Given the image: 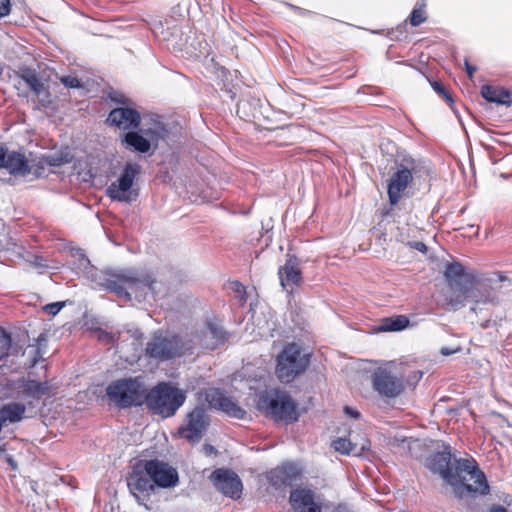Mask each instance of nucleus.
I'll return each instance as SVG.
<instances>
[{
  "label": "nucleus",
  "instance_id": "nucleus-47",
  "mask_svg": "<svg viewBox=\"0 0 512 512\" xmlns=\"http://www.w3.org/2000/svg\"><path fill=\"white\" fill-rule=\"evenodd\" d=\"M458 351H459V348H457V349H449L447 347H443V348H441L440 353L443 356H449V355H452V354H454V353H456Z\"/></svg>",
  "mask_w": 512,
  "mask_h": 512
},
{
  "label": "nucleus",
  "instance_id": "nucleus-33",
  "mask_svg": "<svg viewBox=\"0 0 512 512\" xmlns=\"http://www.w3.org/2000/svg\"><path fill=\"white\" fill-rule=\"evenodd\" d=\"M332 447L336 452L348 455L354 451L355 445L349 439L337 438L332 442Z\"/></svg>",
  "mask_w": 512,
  "mask_h": 512
},
{
  "label": "nucleus",
  "instance_id": "nucleus-40",
  "mask_svg": "<svg viewBox=\"0 0 512 512\" xmlns=\"http://www.w3.org/2000/svg\"><path fill=\"white\" fill-rule=\"evenodd\" d=\"M432 87L434 89V91H436L437 93L443 95V97L447 100V101H452V98L451 96L446 92L445 88L442 86L441 83L437 82V81H434L432 83Z\"/></svg>",
  "mask_w": 512,
  "mask_h": 512
},
{
  "label": "nucleus",
  "instance_id": "nucleus-5",
  "mask_svg": "<svg viewBox=\"0 0 512 512\" xmlns=\"http://www.w3.org/2000/svg\"><path fill=\"white\" fill-rule=\"evenodd\" d=\"M193 350V340L189 339L188 335L164 336L160 332L154 333L145 347L146 355L158 361L172 360L192 354Z\"/></svg>",
  "mask_w": 512,
  "mask_h": 512
},
{
  "label": "nucleus",
  "instance_id": "nucleus-34",
  "mask_svg": "<svg viewBox=\"0 0 512 512\" xmlns=\"http://www.w3.org/2000/svg\"><path fill=\"white\" fill-rule=\"evenodd\" d=\"M427 19L426 11L422 7L414 8L410 15V24L414 27L421 25Z\"/></svg>",
  "mask_w": 512,
  "mask_h": 512
},
{
  "label": "nucleus",
  "instance_id": "nucleus-45",
  "mask_svg": "<svg viewBox=\"0 0 512 512\" xmlns=\"http://www.w3.org/2000/svg\"><path fill=\"white\" fill-rule=\"evenodd\" d=\"M4 459L13 470L17 469V463L11 455H5Z\"/></svg>",
  "mask_w": 512,
  "mask_h": 512
},
{
  "label": "nucleus",
  "instance_id": "nucleus-16",
  "mask_svg": "<svg viewBox=\"0 0 512 512\" xmlns=\"http://www.w3.org/2000/svg\"><path fill=\"white\" fill-rule=\"evenodd\" d=\"M210 479L215 488L231 499H239L242 495L243 484L240 477L233 470L218 468L214 470Z\"/></svg>",
  "mask_w": 512,
  "mask_h": 512
},
{
  "label": "nucleus",
  "instance_id": "nucleus-27",
  "mask_svg": "<svg viewBox=\"0 0 512 512\" xmlns=\"http://www.w3.org/2000/svg\"><path fill=\"white\" fill-rule=\"evenodd\" d=\"M23 79L26 82L30 90L39 98L47 99L49 92L45 85L39 80L37 74L34 71H28L23 75Z\"/></svg>",
  "mask_w": 512,
  "mask_h": 512
},
{
  "label": "nucleus",
  "instance_id": "nucleus-14",
  "mask_svg": "<svg viewBox=\"0 0 512 512\" xmlns=\"http://www.w3.org/2000/svg\"><path fill=\"white\" fill-rule=\"evenodd\" d=\"M209 425V418L202 407H196L186 416L185 423L179 427L178 434L190 443H198Z\"/></svg>",
  "mask_w": 512,
  "mask_h": 512
},
{
  "label": "nucleus",
  "instance_id": "nucleus-38",
  "mask_svg": "<svg viewBox=\"0 0 512 512\" xmlns=\"http://www.w3.org/2000/svg\"><path fill=\"white\" fill-rule=\"evenodd\" d=\"M63 306V302H54L51 304H47L45 306V310L51 315H56L62 309Z\"/></svg>",
  "mask_w": 512,
  "mask_h": 512
},
{
  "label": "nucleus",
  "instance_id": "nucleus-37",
  "mask_svg": "<svg viewBox=\"0 0 512 512\" xmlns=\"http://www.w3.org/2000/svg\"><path fill=\"white\" fill-rule=\"evenodd\" d=\"M422 376L423 373L420 370L411 372L407 378V384L414 387L420 381Z\"/></svg>",
  "mask_w": 512,
  "mask_h": 512
},
{
  "label": "nucleus",
  "instance_id": "nucleus-10",
  "mask_svg": "<svg viewBox=\"0 0 512 512\" xmlns=\"http://www.w3.org/2000/svg\"><path fill=\"white\" fill-rule=\"evenodd\" d=\"M421 168V161L411 156H404L396 163V171L390 176L387 185L388 199L392 206L398 204L414 176L421 172Z\"/></svg>",
  "mask_w": 512,
  "mask_h": 512
},
{
  "label": "nucleus",
  "instance_id": "nucleus-2",
  "mask_svg": "<svg viewBox=\"0 0 512 512\" xmlns=\"http://www.w3.org/2000/svg\"><path fill=\"white\" fill-rule=\"evenodd\" d=\"M427 467L453 488L457 498L471 494L487 495L490 487L485 474L479 469L475 459L455 458L452 462L450 446L432 454L427 460Z\"/></svg>",
  "mask_w": 512,
  "mask_h": 512
},
{
  "label": "nucleus",
  "instance_id": "nucleus-19",
  "mask_svg": "<svg viewBox=\"0 0 512 512\" xmlns=\"http://www.w3.org/2000/svg\"><path fill=\"white\" fill-rule=\"evenodd\" d=\"M280 284L283 289L292 293L295 286L302 283V271L300 268V260L295 255H287L286 262L278 269Z\"/></svg>",
  "mask_w": 512,
  "mask_h": 512
},
{
  "label": "nucleus",
  "instance_id": "nucleus-35",
  "mask_svg": "<svg viewBox=\"0 0 512 512\" xmlns=\"http://www.w3.org/2000/svg\"><path fill=\"white\" fill-rule=\"evenodd\" d=\"M72 256L79 261V268L86 269L90 265V260L85 255L82 249L76 248L71 250Z\"/></svg>",
  "mask_w": 512,
  "mask_h": 512
},
{
  "label": "nucleus",
  "instance_id": "nucleus-15",
  "mask_svg": "<svg viewBox=\"0 0 512 512\" xmlns=\"http://www.w3.org/2000/svg\"><path fill=\"white\" fill-rule=\"evenodd\" d=\"M188 338L193 340L194 349L201 347L214 350L225 343L227 333L220 325L212 321H207L200 329H197L193 335H188Z\"/></svg>",
  "mask_w": 512,
  "mask_h": 512
},
{
  "label": "nucleus",
  "instance_id": "nucleus-18",
  "mask_svg": "<svg viewBox=\"0 0 512 512\" xmlns=\"http://www.w3.org/2000/svg\"><path fill=\"white\" fill-rule=\"evenodd\" d=\"M205 400L211 408L220 410L230 417L243 419L246 415V411L219 388L207 389L205 391Z\"/></svg>",
  "mask_w": 512,
  "mask_h": 512
},
{
  "label": "nucleus",
  "instance_id": "nucleus-41",
  "mask_svg": "<svg viewBox=\"0 0 512 512\" xmlns=\"http://www.w3.org/2000/svg\"><path fill=\"white\" fill-rule=\"evenodd\" d=\"M231 285L234 292H236L237 294H239L241 298H243L245 294V287L240 282L237 281L233 282Z\"/></svg>",
  "mask_w": 512,
  "mask_h": 512
},
{
  "label": "nucleus",
  "instance_id": "nucleus-36",
  "mask_svg": "<svg viewBox=\"0 0 512 512\" xmlns=\"http://www.w3.org/2000/svg\"><path fill=\"white\" fill-rule=\"evenodd\" d=\"M60 80L68 88H79L81 86L80 81L74 76H63Z\"/></svg>",
  "mask_w": 512,
  "mask_h": 512
},
{
  "label": "nucleus",
  "instance_id": "nucleus-39",
  "mask_svg": "<svg viewBox=\"0 0 512 512\" xmlns=\"http://www.w3.org/2000/svg\"><path fill=\"white\" fill-rule=\"evenodd\" d=\"M11 2L10 0H0V18L10 14Z\"/></svg>",
  "mask_w": 512,
  "mask_h": 512
},
{
  "label": "nucleus",
  "instance_id": "nucleus-32",
  "mask_svg": "<svg viewBox=\"0 0 512 512\" xmlns=\"http://www.w3.org/2000/svg\"><path fill=\"white\" fill-rule=\"evenodd\" d=\"M12 345V338L9 333L0 328V361L9 355Z\"/></svg>",
  "mask_w": 512,
  "mask_h": 512
},
{
  "label": "nucleus",
  "instance_id": "nucleus-43",
  "mask_svg": "<svg viewBox=\"0 0 512 512\" xmlns=\"http://www.w3.org/2000/svg\"><path fill=\"white\" fill-rule=\"evenodd\" d=\"M464 65H465V70H466V73L468 75V77L470 79L473 78V75H474V72L476 71V67L471 65L468 60L466 59L465 62H464Z\"/></svg>",
  "mask_w": 512,
  "mask_h": 512
},
{
  "label": "nucleus",
  "instance_id": "nucleus-48",
  "mask_svg": "<svg viewBox=\"0 0 512 512\" xmlns=\"http://www.w3.org/2000/svg\"><path fill=\"white\" fill-rule=\"evenodd\" d=\"M7 153L8 151L3 146L0 145V168L3 166Z\"/></svg>",
  "mask_w": 512,
  "mask_h": 512
},
{
  "label": "nucleus",
  "instance_id": "nucleus-50",
  "mask_svg": "<svg viewBox=\"0 0 512 512\" xmlns=\"http://www.w3.org/2000/svg\"><path fill=\"white\" fill-rule=\"evenodd\" d=\"M333 512H347V509L345 506L343 505H338L334 510Z\"/></svg>",
  "mask_w": 512,
  "mask_h": 512
},
{
  "label": "nucleus",
  "instance_id": "nucleus-42",
  "mask_svg": "<svg viewBox=\"0 0 512 512\" xmlns=\"http://www.w3.org/2000/svg\"><path fill=\"white\" fill-rule=\"evenodd\" d=\"M344 413L354 419L360 418V413L357 410H355L349 406L344 407Z\"/></svg>",
  "mask_w": 512,
  "mask_h": 512
},
{
  "label": "nucleus",
  "instance_id": "nucleus-12",
  "mask_svg": "<svg viewBox=\"0 0 512 512\" xmlns=\"http://www.w3.org/2000/svg\"><path fill=\"white\" fill-rule=\"evenodd\" d=\"M110 98L122 106L110 111L106 120L108 124L127 132L138 129L141 124L140 112L128 107V99L120 93L115 92Z\"/></svg>",
  "mask_w": 512,
  "mask_h": 512
},
{
  "label": "nucleus",
  "instance_id": "nucleus-7",
  "mask_svg": "<svg viewBox=\"0 0 512 512\" xmlns=\"http://www.w3.org/2000/svg\"><path fill=\"white\" fill-rule=\"evenodd\" d=\"M109 401L119 409L141 406L146 397V388L140 377L112 381L106 388Z\"/></svg>",
  "mask_w": 512,
  "mask_h": 512
},
{
  "label": "nucleus",
  "instance_id": "nucleus-4",
  "mask_svg": "<svg viewBox=\"0 0 512 512\" xmlns=\"http://www.w3.org/2000/svg\"><path fill=\"white\" fill-rule=\"evenodd\" d=\"M257 409L275 421L291 424L298 420L297 404L291 396L279 389L261 392L257 400Z\"/></svg>",
  "mask_w": 512,
  "mask_h": 512
},
{
  "label": "nucleus",
  "instance_id": "nucleus-22",
  "mask_svg": "<svg viewBox=\"0 0 512 512\" xmlns=\"http://www.w3.org/2000/svg\"><path fill=\"white\" fill-rule=\"evenodd\" d=\"M53 387L49 381L40 382L34 379L21 378L16 383V390L24 398L39 400L48 396Z\"/></svg>",
  "mask_w": 512,
  "mask_h": 512
},
{
  "label": "nucleus",
  "instance_id": "nucleus-23",
  "mask_svg": "<svg viewBox=\"0 0 512 512\" xmlns=\"http://www.w3.org/2000/svg\"><path fill=\"white\" fill-rule=\"evenodd\" d=\"M127 485L130 492L139 500L137 493L149 495L154 490L151 478L146 474L145 469L141 470L138 466L127 479Z\"/></svg>",
  "mask_w": 512,
  "mask_h": 512
},
{
  "label": "nucleus",
  "instance_id": "nucleus-20",
  "mask_svg": "<svg viewBox=\"0 0 512 512\" xmlns=\"http://www.w3.org/2000/svg\"><path fill=\"white\" fill-rule=\"evenodd\" d=\"M289 501L295 512H321V505L315 501L311 489L299 487L292 490Z\"/></svg>",
  "mask_w": 512,
  "mask_h": 512
},
{
  "label": "nucleus",
  "instance_id": "nucleus-49",
  "mask_svg": "<svg viewBox=\"0 0 512 512\" xmlns=\"http://www.w3.org/2000/svg\"><path fill=\"white\" fill-rule=\"evenodd\" d=\"M490 512H507V510L503 506L497 505V506H493L490 509Z\"/></svg>",
  "mask_w": 512,
  "mask_h": 512
},
{
  "label": "nucleus",
  "instance_id": "nucleus-21",
  "mask_svg": "<svg viewBox=\"0 0 512 512\" xmlns=\"http://www.w3.org/2000/svg\"><path fill=\"white\" fill-rule=\"evenodd\" d=\"M301 473L300 468L294 463H285L268 473L267 479L270 485L276 489L282 486H291Z\"/></svg>",
  "mask_w": 512,
  "mask_h": 512
},
{
  "label": "nucleus",
  "instance_id": "nucleus-24",
  "mask_svg": "<svg viewBox=\"0 0 512 512\" xmlns=\"http://www.w3.org/2000/svg\"><path fill=\"white\" fill-rule=\"evenodd\" d=\"M12 175L25 176L30 173V167L25 156L19 152L12 151L6 154L3 166Z\"/></svg>",
  "mask_w": 512,
  "mask_h": 512
},
{
  "label": "nucleus",
  "instance_id": "nucleus-13",
  "mask_svg": "<svg viewBox=\"0 0 512 512\" xmlns=\"http://www.w3.org/2000/svg\"><path fill=\"white\" fill-rule=\"evenodd\" d=\"M372 386L382 397L393 399L405 388L403 377L395 375L387 368L379 367L372 374Z\"/></svg>",
  "mask_w": 512,
  "mask_h": 512
},
{
  "label": "nucleus",
  "instance_id": "nucleus-46",
  "mask_svg": "<svg viewBox=\"0 0 512 512\" xmlns=\"http://www.w3.org/2000/svg\"><path fill=\"white\" fill-rule=\"evenodd\" d=\"M289 6H290L291 9H293L295 12H297L301 16H306V15H309L311 13L308 10H305L303 8H300V7H296L294 5H289Z\"/></svg>",
  "mask_w": 512,
  "mask_h": 512
},
{
  "label": "nucleus",
  "instance_id": "nucleus-29",
  "mask_svg": "<svg viewBox=\"0 0 512 512\" xmlns=\"http://www.w3.org/2000/svg\"><path fill=\"white\" fill-rule=\"evenodd\" d=\"M36 344L29 345L26 352L31 356V366H35L43 356V348L46 346L47 337L45 333H40L36 338Z\"/></svg>",
  "mask_w": 512,
  "mask_h": 512
},
{
  "label": "nucleus",
  "instance_id": "nucleus-30",
  "mask_svg": "<svg viewBox=\"0 0 512 512\" xmlns=\"http://www.w3.org/2000/svg\"><path fill=\"white\" fill-rule=\"evenodd\" d=\"M72 161V155L68 151H60L58 153L48 154L42 157V165L50 167H60Z\"/></svg>",
  "mask_w": 512,
  "mask_h": 512
},
{
  "label": "nucleus",
  "instance_id": "nucleus-1",
  "mask_svg": "<svg viewBox=\"0 0 512 512\" xmlns=\"http://www.w3.org/2000/svg\"><path fill=\"white\" fill-rule=\"evenodd\" d=\"M444 277L451 287H456L458 293L452 296L449 304L458 310L468 304L474 313H481L484 306H494L498 303V289L500 283L507 280L502 273H493L488 278L474 282L473 276L466 272L459 262L446 265Z\"/></svg>",
  "mask_w": 512,
  "mask_h": 512
},
{
  "label": "nucleus",
  "instance_id": "nucleus-9",
  "mask_svg": "<svg viewBox=\"0 0 512 512\" xmlns=\"http://www.w3.org/2000/svg\"><path fill=\"white\" fill-rule=\"evenodd\" d=\"M311 354L296 343L287 344L277 357L275 373L282 383H290L310 365Z\"/></svg>",
  "mask_w": 512,
  "mask_h": 512
},
{
  "label": "nucleus",
  "instance_id": "nucleus-8",
  "mask_svg": "<svg viewBox=\"0 0 512 512\" xmlns=\"http://www.w3.org/2000/svg\"><path fill=\"white\" fill-rule=\"evenodd\" d=\"M168 136V130L160 120H152L137 130L125 132L121 137L125 149L141 154L148 153L151 147L158 145L160 140Z\"/></svg>",
  "mask_w": 512,
  "mask_h": 512
},
{
  "label": "nucleus",
  "instance_id": "nucleus-25",
  "mask_svg": "<svg viewBox=\"0 0 512 512\" xmlns=\"http://www.w3.org/2000/svg\"><path fill=\"white\" fill-rule=\"evenodd\" d=\"M482 97L491 103L510 106L512 94L504 88H496L491 85H483L481 88Z\"/></svg>",
  "mask_w": 512,
  "mask_h": 512
},
{
  "label": "nucleus",
  "instance_id": "nucleus-28",
  "mask_svg": "<svg viewBox=\"0 0 512 512\" xmlns=\"http://www.w3.org/2000/svg\"><path fill=\"white\" fill-rule=\"evenodd\" d=\"M409 319L405 315H398L395 317L384 318L378 328L382 332H395L401 331L408 327Z\"/></svg>",
  "mask_w": 512,
  "mask_h": 512
},
{
  "label": "nucleus",
  "instance_id": "nucleus-6",
  "mask_svg": "<svg viewBox=\"0 0 512 512\" xmlns=\"http://www.w3.org/2000/svg\"><path fill=\"white\" fill-rule=\"evenodd\" d=\"M186 394L168 382H160L146 393L145 401L149 410L163 418L172 417L184 404Z\"/></svg>",
  "mask_w": 512,
  "mask_h": 512
},
{
  "label": "nucleus",
  "instance_id": "nucleus-17",
  "mask_svg": "<svg viewBox=\"0 0 512 512\" xmlns=\"http://www.w3.org/2000/svg\"><path fill=\"white\" fill-rule=\"evenodd\" d=\"M144 469L154 486L171 488L178 483L177 470L163 461L157 459L147 460L144 463Z\"/></svg>",
  "mask_w": 512,
  "mask_h": 512
},
{
  "label": "nucleus",
  "instance_id": "nucleus-3",
  "mask_svg": "<svg viewBox=\"0 0 512 512\" xmlns=\"http://www.w3.org/2000/svg\"><path fill=\"white\" fill-rule=\"evenodd\" d=\"M157 282L147 274L139 273L133 269L121 270L105 279L103 286L107 291L114 292L119 298L130 301L132 294L138 302L156 299Z\"/></svg>",
  "mask_w": 512,
  "mask_h": 512
},
{
  "label": "nucleus",
  "instance_id": "nucleus-44",
  "mask_svg": "<svg viewBox=\"0 0 512 512\" xmlns=\"http://www.w3.org/2000/svg\"><path fill=\"white\" fill-rule=\"evenodd\" d=\"M411 247H413L414 249H416L420 252H423V253H425L427 251V246L423 242H420V241L412 242Z\"/></svg>",
  "mask_w": 512,
  "mask_h": 512
},
{
  "label": "nucleus",
  "instance_id": "nucleus-11",
  "mask_svg": "<svg viewBox=\"0 0 512 512\" xmlns=\"http://www.w3.org/2000/svg\"><path fill=\"white\" fill-rule=\"evenodd\" d=\"M140 173V165L127 162L118 179L108 185L106 195L113 201L131 204L136 201L139 193L133 188L134 180Z\"/></svg>",
  "mask_w": 512,
  "mask_h": 512
},
{
  "label": "nucleus",
  "instance_id": "nucleus-52",
  "mask_svg": "<svg viewBox=\"0 0 512 512\" xmlns=\"http://www.w3.org/2000/svg\"><path fill=\"white\" fill-rule=\"evenodd\" d=\"M213 450H214V447L213 446H209L208 451H213Z\"/></svg>",
  "mask_w": 512,
  "mask_h": 512
},
{
  "label": "nucleus",
  "instance_id": "nucleus-26",
  "mask_svg": "<svg viewBox=\"0 0 512 512\" xmlns=\"http://www.w3.org/2000/svg\"><path fill=\"white\" fill-rule=\"evenodd\" d=\"M26 405L18 402L4 404L0 409V420L3 423H18L25 418Z\"/></svg>",
  "mask_w": 512,
  "mask_h": 512
},
{
  "label": "nucleus",
  "instance_id": "nucleus-31",
  "mask_svg": "<svg viewBox=\"0 0 512 512\" xmlns=\"http://www.w3.org/2000/svg\"><path fill=\"white\" fill-rule=\"evenodd\" d=\"M393 445L397 447L399 450L403 451L406 454H409L412 457H415L413 453V448L415 446H419V441L414 440L412 438H395Z\"/></svg>",
  "mask_w": 512,
  "mask_h": 512
},
{
  "label": "nucleus",
  "instance_id": "nucleus-51",
  "mask_svg": "<svg viewBox=\"0 0 512 512\" xmlns=\"http://www.w3.org/2000/svg\"><path fill=\"white\" fill-rule=\"evenodd\" d=\"M3 73V66L2 64L0 63V75Z\"/></svg>",
  "mask_w": 512,
  "mask_h": 512
}]
</instances>
